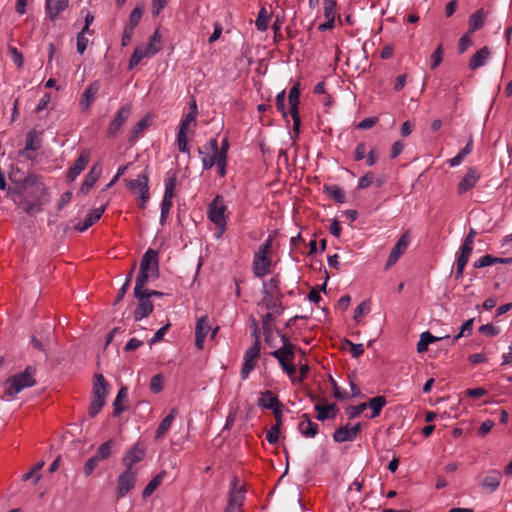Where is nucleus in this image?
I'll use <instances>...</instances> for the list:
<instances>
[{"label":"nucleus","instance_id":"nucleus-1","mask_svg":"<svg viewBox=\"0 0 512 512\" xmlns=\"http://www.w3.org/2000/svg\"><path fill=\"white\" fill-rule=\"evenodd\" d=\"M36 368L28 365L23 372L14 374L6 378L3 382L4 393L6 396L13 398L23 389L36 385Z\"/></svg>","mask_w":512,"mask_h":512},{"label":"nucleus","instance_id":"nucleus-2","mask_svg":"<svg viewBox=\"0 0 512 512\" xmlns=\"http://www.w3.org/2000/svg\"><path fill=\"white\" fill-rule=\"evenodd\" d=\"M280 279L278 276L272 277L269 282L263 284L264 297L262 302L268 310H271L276 315H281L285 310L282 305L283 293L280 290Z\"/></svg>","mask_w":512,"mask_h":512},{"label":"nucleus","instance_id":"nucleus-3","mask_svg":"<svg viewBox=\"0 0 512 512\" xmlns=\"http://www.w3.org/2000/svg\"><path fill=\"white\" fill-rule=\"evenodd\" d=\"M12 187L8 189V197L23 196L25 193L33 194V192L40 193V196L47 194V189L44 183L39 181V178L34 173H28L25 178L13 181Z\"/></svg>","mask_w":512,"mask_h":512},{"label":"nucleus","instance_id":"nucleus-4","mask_svg":"<svg viewBox=\"0 0 512 512\" xmlns=\"http://www.w3.org/2000/svg\"><path fill=\"white\" fill-rule=\"evenodd\" d=\"M108 382L102 374H95L92 388V400L89 405L88 414L90 417L97 416L105 405Z\"/></svg>","mask_w":512,"mask_h":512},{"label":"nucleus","instance_id":"nucleus-5","mask_svg":"<svg viewBox=\"0 0 512 512\" xmlns=\"http://www.w3.org/2000/svg\"><path fill=\"white\" fill-rule=\"evenodd\" d=\"M227 207L224 204L223 197L221 195H217L211 203H209L207 208L208 219L216 226L218 230L217 237H220L225 229H226V218L225 211Z\"/></svg>","mask_w":512,"mask_h":512},{"label":"nucleus","instance_id":"nucleus-6","mask_svg":"<svg viewBox=\"0 0 512 512\" xmlns=\"http://www.w3.org/2000/svg\"><path fill=\"white\" fill-rule=\"evenodd\" d=\"M126 186L132 193L139 195V207L145 209L149 201V175L146 171L139 174L136 179L125 180Z\"/></svg>","mask_w":512,"mask_h":512},{"label":"nucleus","instance_id":"nucleus-7","mask_svg":"<svg viewBox=\"0 0 512 512\" xmlns=\"http://www.w3.org/2000/svg\"><path fill=\"white\" fill-rule=\"evenodd\" d=\"M276 334L282 341V347L272 351L270 353L275 359H277L279 365L288 362H294L295 360V345L291 343L289 336L282 329L275 328Z\"/></svg>","mask_w":512,"mask_h":512},{"label":"nucleus","instance_id":"nucleus-8","mask_svg":"<svg viewBox=\"0 0 512 512\" xmlns=\"http://www.w3.org/2000/svg\"><path fill=\"white\" fill-rule=\"evenodd\" d=\"M257 405L261 408L272 410L275 417L274 425H278V427L281 428L283 417V404L272 391H264L262 393V397L258 400Z\"/></svg>","mask_w":512,"mask_h":512},{"label":"nucleus","instance_id":"nucleus-9","mask_svg":"<svg viewBox=\"0 0 512 512\" xmlns=\"http://www.w3.org/2000/svg\"><path fill=\"white\" fill-rule=\"evenodd\" d=\"M136 481L137 472L126 468L117 478V499L125 497L135 487Z\"/></svg>","mask_w":512,"mask_h":512},{"label":"nucleus","instance_id":"nucleus-10","mask_svg":"<svg viewBox=\"0 0 512 512\" xmlns=\"http://www.w3.org/2000/svg\"><path fill=\"white\" fill-rule=\"evenodd\" d=\"M288 101L290 105V114L293 119V131L299 134L301 120L298 112V105L300 103V84L296 83L289 91Z\"/></svg>","mask_w":512,"mask_h":512},{"label":"nucleus","instance_id":"nucleus-11","mask_svg":"<svg viewBox=\"0 0 512 512\" xmlns=\"http://www.w3.org/2000/svg\"><path fill=\"white\" fill-rule=\"evenodd\" d=\"M140 270L151 272V278H159V253L152 248L147 249L140 261Z\"/></svg>","mask_w":512,"mask_h":512},{"label":"nucleus","instance_id":"nucleus-12","mask_svg":"<svg viewBox=\"0 0 512 512\" xmlns=\"http://www.w3.org/2000/svg\"><path fill=\"white\" fill-rule=\"evenodd\" d=\"M131 110H132V105L130 103L123 105L118 110L115 118L111 121V123L108 127L107 137L114 138L118 134L121 127L124 125V123L130 117Z\"/></svg>","mask_w":512,"mask_h":512},{"label":"nucleus","instance_id":"nucleus-13","mask_svg":"<svg viewBox=\"0 0 512 512\" xmlns=\"http://www.w3.org/2000/svg\"><path fill=\"white\" fill-rule=\"evenodd\" d=\"M410 243V234L408 231L404 232L401 237L398 239L395 246L392 248L387 262L385 264V269L388 270L393 265L397 263L399 258L405 253L408 245Z\"/></svg>","mask_w":512,"mask_h":512},{"label":"nucleus","instance_id":"nucleus-14","mask_svg":"<svg viewBox=\"0 0 512 512\" xmlns=\"http://www.w3.org/2000/svg\"><path fill=\"white\" fill-rule=\"evenodd\" d=\"M134 297L138 301L134 310V319L135 321H140L143 318L148 317L153 312L154 305L148 298V295L144 294V292H134Z\"/></svg>","mask_w":512,"mask_h":512},{"label":"nucleus","instance_id":"nucleus-15","mask_svg":"<svg viewBox=\"0 0 512 512\" xmlns=\"http://www.w3.org/2000/svg\"><path fill=\"white\" fill-rule=\"evenodd\" d=\"M146 456V448L143 443H135L125 454L122 464L127 469H132L133 465L142 461Z\"/></svg>","mask_w":512,"mask_h":512},{"label":"nucleus","instance_id":"nucleus-16","mask_svg":"<svg viewBox=\"0 0 512 512\" xmlns=\"http://www.w3.org/2000/svg\"><path fill=\"white\" fill-rule=\"evenodd\" d=\"M90 160V151L88 149H83L79 155V157L75 160L73 165L69 168L66 180L67 182H73L77 176L81 174V172L85 169L88 162Z\"/></svg>","mask_w":512,"mask_h":512},{"label":"nucleus","instance_id":"nucleus-17","mask_svg":"<svg viewBox=\"0 0 512 512\" xmlns=\"http://www.w3.org/2000/svg\"><path fill=\"white\" fill-rule=\"evenodd\" d=\"M480 178V174L475 167H469L466 174L457 185V192L462 195L472 189Z\"/></svg>","mask_w":512,"mask_h":512},{"label":"nucleus","instance_id":"nucleus-18","mask_svg":"<svg viewBox=\"0 0 512 512\" xmlns=\"http://www.w3.org/2000/svg\"><path fill=\"white\" fill-rule=\"evenodd\" d=\"M102 174V166L99 163L94 164L88 174L85 176V179L80 187L79 192L83 195H87L89 191L93 188L95 183L98 181Z\"/></svg>","mask_w":512,"mask_h":512},{"label":"nucleus","instance_id":"nucleus-19","mask_svg":"<svg viewBox=\"0 0 512 512\" xmlns=\"http://www.w3.org/2000/svg\"><path fill=\"white\" fill-rule=\"evenodd\" d=\"M211 330V326L208 323V317L206 315L200 317L195 326V346L198 349L203 348L204 340Z\"/></svg>","mask_w":512,"mask_h":512},{"label":"nucleus","instance_id":"nucleus-20","mask_svg":"<svg viewBox=\"0 0 512 512\" xmlns=\"http://www.w3.org/2000/svg\"><path fill=\"white\" fill-rule=\"evenodd\" d=\"M100 90V82H92L84 91L80 100V107L82 111H86L90 108L92 103L95 101L96 95Z\"/></svg>","mask_w":512,"mask_h":512},{"label":"nucleus","instance_id":"nucleus-21","mask_svg":"<svg viewBox=\"0 0 512 512\" xmlns=\"http://www.w3.org/2000/svg\"><path fill=\"white\" fill-rule=\"evenodd\" d=\"M501 479H502V474L500 473V471H498L496 469H492L488 472V475H486L482 479L480 486L483 489L487 490L489 493H493L500 486Z\"/></svg>","mask_w":512,"mask_h":512},{"label":"nucleus","instance_id":"nucleus-22","mask_svg":"<svg viewBox=\"0 0 512 512\" xmlns=\"http://www.w3.org/2000/svg\"><path fill=\"white\" fill-rule=\"evenodd\" d=\"M105 209H106V205H103L100 208H96V209L90 211L85 216L84 220L82 222H79L75 226V230H77L78 232H84L85 230H87L89 227H91L93 224H95L101 218Z\"/></svg>","mask_w":512,"mask_h":512},{"label":"nucleus","instance_id":"nucleus-23","mask_svg":"<svg viewBox=\"0 0 512 512\" xmlns=\"http://www.w3.org/2000/svg\"><path fill=\"white\" fill-rule=\"evenodd\" d=\"M299 432L307 438H314L319 431L317 423L312 422L309 414L305 413L302 415V421L298 424Z\"/></svg>","mask_w":512,"mask_h":512},{"label":"nucleus","instance_id":"nucleus-24","mask_svg":"<svg viewBox=\"0 0 512 512\" xmlns=\"http://www.w3.org/2000/svg\"><path fill=\"white\" fill-rule=\"evenodd\" d=\"M314 409L317 411L316 419L322 422L328 419H334L339 412L336 403L327 404L325 406L316 404Z\"/></svg>","mask_w":512,"mask_h":512},{"label":"nucleus","instance_id":"nucleus-25","mask_svg":"<svg viewBox=\"0 0 512 512\" xmlns=\"http://www.w3.org/2000/svg\"><path fill=\"white\" fill-rule=\"evenodd\" d=\"M490 49L487 46L479 49L470 59L468 68L470 70H476L485 65L486 61L490 57Z\"/></svg>","mask_w":512,"mask_h":512},{"label":"nucleus","instance_id":"nucleus-26","mask_svg":"<svg viewBox=\"0 0 512 512\" xmlns=\"http://www.w3.org/2000/svg\"><path fill=\"white\" fill-rule=\"evenodd\" d=\"M41 148V139L38 137V132L31 129L26 134L25 148L19 151L20 156L26 155L27 151H36Z\"/></svg>","mask_w":512,"mask_h":512},{"label":"nucleus","instance_id":"nucleus-27","mask_svg":"<svg viewBox=\"0 0 512 512\" xmlns=\"http://www.w3.org/2000/svg\"><path fill=\"white\" fill-rule=\"evenodd\" d=\"M67 6L68 0H46V13L54 21Z\"/></svg>","mask_w":512,"mask_h":512},{"label":"nucleus","instance_id":"nucleus-28","mask_svg":"<svg viewBox=\"0 0 512 512\" xmlns=\"http://www.w3.org/2000/svg\"><path fill=\"white\" fill-rule=\"evenodd\" d=\"M178 413L177 408H172L167 416H165L160 422L159 426L156 429L155 439L159 440L164 437L167 431L170 429L173 420L175 419Z\"/></svg>","mask_w":512,"mask_h":512},{"label":"nucleus","instance_id":"nucleus-29","mask_svg":"<svg viewBox=\"0 0 512 512\" xmlns=\"http://www.w3.org/2000/svg\"><path fill=\"white\" fill-rule=\"evenodd\" d=\"M128 388L126 386L120 387L117 396L113 402V416L118 417L122 412L127 410V406L123 404L127 400Z\"/></svg>","mask_w":512,"mask_h":512},{"label":"nucleus","instance_id":"nucleus-30","mask_svg":"<svg viewBox=\"0 0 512 512\" xmlns=\"http://www.w3.org/2000/svg\"><path fill=\"white\" fill-rule=\"evenodd\" d=\"M449 338H450L449 335H446L444 337H435L429 331L423 332L420 335L419 342L417 343V352L418 353L426 352L428 350L429 344L434 343L439 340H442V339H449Z\"/></svg>","mask_w":512,"mask_h":512},{"label":"nucleus","instance_id":"nucleus-31","mask_svg":"<svg viewBox=\"0 0 512 512\" xmlns=\"http://www.w3.org/2000/svg\"><path fill=\"white\" fill-rule=\"evenodd\" d=\"M272 260L269 256L253 261V273L256 277H263L269 271Z\"/></svg>","mask_w":512,"mask_h":512},{"label":"nucleus","instance_id":"nucleus-32","mask_svg":"<svg viewBox=\"0 0 512 512\" xmlns=\"http://www.w3.org/2000/svg\"><path fill=\"white\" fill-rule=\"evenodd\" d=\"M387 404V400L384 396H376L367 402V407L371 409L370 418H376L380 415L383 407Z\"/></svg>","mask_w":512,"mask_h":512},{"label":"nucleus","instance_id":"nucleus-33","mask_svg":"<svg viewBox=\"0 0 512 512\" xmlns=\"http://www.w3.org/2000/svg\"><path fill=\"white\" fill-rule=\"evenodd\" d=\"M484 22V11L483 9H479L469 17V29L467 32L473 34L474 32L483 27Z\"/></svg>","mask_w":512,"mask_h":512},{"label":"nucleus","instance_id":"nucleus-34","mask_svg":"<svg viewBox=\"0 0 512 512\" xmlns=\"http://www.w3.org/2000/svg\"><path fill=\"white\" fill-rule=\"evenodd\" d=\"M236 481L234 480L233 488L229 493L228 504L232 506L242 507L244 501V489L242 487H236Z\"/></svg>","mask_w":512,"mask_h":512},{"label":"nucleus","instance_id":"nucleus-35","mask_svg":"<svg viewBox=\"0 0 512 512\" xmlns=\"http://www.w3.org/2000/svg\"><path fill=\"white\" fill-rule=\"evenodd\" d=\"M166 476V471H160L156 476H154L151 481L146 485L142 492V497L147 498L152 495V493L161 485L163 478Z\"/></svg>","mask_w":512,"mask_h":512},{"label":"nucleus","instance_id":"nucleus-36","mask_svg":"<svg viewBox=\"0 0 512 512\" xmlns=\"http://www.w3.org/2000/svg\"><path fill=\"white\" fill-rule=\"evenodd\" d=\"M145 9V4L140 3L131 11L128 23L125 25L131 29H135L141 21Z\"/></svg>","mask_w":512,"mask_h":512},{"label":"nucleus","instance_id":"nucleus-37","mask_svg":"<svg viewBox=\"0 0 512 512\" xmlns=\"http://www.w3.org/2000/svg\"><path fill=\"white\" fill-rule=\"evenodd\" d=\"M144 49L150 56H154L161 50V35L158 29L150 36L148 44Z\"/></svg>","mask_w":512,"mask_h":512},{"label":"nucleus","instance_id":"nucleus-38","mask_svg":"<svg viewBox=\"0 0 512 512\" xmlns=\"http://www.w3.org/2000/svg\"><path fill=\"white\" fill-rule=\"evenodd\" d=\"M323 192L330 195L337 203L343 204L346 202L344 191L337 185H324Z\"/></svg>","mask_w":512,"mask_h":512},{"label":"nucleus","instance_id":"nucleus-39","mask_svg":"<svg viewBox=\"0 0 512 512\" xmlns=\"http://www.w3.org/2000/svg\"><path fill=\"white\" fill-rule=\"evenodd\" d=\"M355 438L351 434L349 424L340 426L333 433V440L337 443L353 441Z\"/></svg>","mask_w":512,"mask_h":512},{"label":"nucleus","instance_id":"nucleus-40","mask_svg":"<svg viewBox=\"0 0 512 512\" xmlns=\"http://www.w3.org/2000/svg\"><path fill=\"white\" fill-rule=\"evenodd\" d=\"M114 445L115 442L113 439H109L106 442L102 443L95 453L96 458H98L100 461L108 459L112 454V449Z\"/></svg>","mask_w":512,"mask_h":512},{"label":"nucleus","instance_id":"nucleus-41","mask_svg":"<svg viewBox=\"0 0 512 512\" xmlns=\"http://www.w3.org/2000/svg\"><path fill=\"white\" fill-rule=\"evenodd\" d=\"M275 316L277 315L274 312H267L262 318V329L265 341H268L269 337H272L274 329L271 323L274 321Z\"/></svg>","mask_w":512,"mask_h":512},{"label":"nucleus","instance_id":"nucleus-42","mask_svg":"<svg viewBox=\"0 0 512 512\" xmlns=\"http://www.w3.org/2000/svg\"><path fill=\"white\" fill-rule=\"evenodd\" d=\"M269 20H270V15L267 13L266 8L263 6L259 10L257 19L255 21L257 30L260 32L267 31L268 26H269Z\"/></svg>","mask_w":512,"mask_h":512},{"label":"nucleus","instance_id":"nucleus-43","mask_svg":"<svg viewBox=\"0 0 512 512\" xmlns=\"http://www.w3.org/2000/svg\"><path fill=\"white\" fill-rule=\"evenodd\" d=\"M150 123H151V116L149 114H146L132 128V130L130 132V141L134 138H137L142 133V131L150 125Z\"/></svg>","mask_w":512,"mask_h":512},{"label":"nucleus","instance_id":"nucleus-44","mask_svg":"<svg viewBox=\"0 0 512 512\" xmlns=\"http://www.w3.org/2000/svg\"><path fill=\"white\" fill-rule=\"evenodd\" d=\"M149 278H151V272L139 269V273L135 281L134 292H144Z\"/></svg>","mask_w":512,"mask_h":512},{"label":"nucleus","instance_id":"nucleus-45","mask_svg":"<svg viewBox=\"0 0 512 512\" xmlns=\"http://www.w3.org/2000/svg\"><path fill=\"white\" fill-rule=\"evenodd\" d=\"M150 56L147 51H145L142 47H137L134 52L132 53L129 63H128V69L132 70L134 67H136L145 57Z\"/></svg>","mask_w":512,"mask_h":512},{"label":"nucleus","instance_id":"nucleus-46","mask_svg":"<svg viewBox=\"0 0 512 512\" xmlns=\"http://www.w3.org/2000/svg\"><path fill=\"white\" fill-rule=\"evenodd\" d=\"M21 205L24 211L27 214L31 215L41 210L42 202L40 200V197L35 199L34 201H29L28 199L25 198L21 200Z\"/></svg>","mask_w":512,"mask_h":512},{"label":"nucleus","instance_id":"nucleus-47","mask_svg":"<svg viewBox=\"0 0 512 512\" xmlns=\"http://www.w3.org/2000/svg\"><path fill=\"white\" fill-rule=\"evenodd\" d=\"M44 466V462L43 461H40L38 463H36L31 469L30 471H28L27 473H25L22 477V480L23 481H27L31 478H34V481H33V484H37L38 481L41 479V474L39 473V471L42 469V467Z\"/></svg>","mask_w":512,"mask_h":512},{"label":"nucleus","instance_id":"nucleus-48","mask_svg":"<svg viewBox=\"0 0 512 512\" xmlns=\"http://www.w3.org/2000/svg\"><path fill=\"white\" fill-rule=\"evenodd\" d=\"M285 98H286V90L283 89L276 95V107L277 110L282 114V117L286 120L287 123H289L288 120V112L285 108Z\"/></svg>","mask_w":512,"mask_h":512},{"label":"nucleus","instance_id":"nucleus-49","mask_svg":"<svg viewBox=\"0 0 512 512\" xmlns=\"http://www.w3.org/2000/svg\"><path fill=\"white\" fill-rule=\"evenodd\" d=\"M176 181H177V175L174 172L172 176L168 177L165 181V191L164 196L165 198H173L174 197V190L176 188Z\"/></svg>","mask_w":512,"mask_h":512},{"label":"nucleus","instance_id":"nucleus-50","mask_svg":"<svg viewBox=\"0 0 512 512\" xmlns=\"http://www.w3.org/2000/svg\"><path fill=\"white\" fill-rule=\"evenodd\" d=\"M342 345L343 348H345L346 346L350 347V353L353 358H359L364 353L363 344H354L349 339H344Z\"/></svg>","mask_w":512,"mask_h":512},{"label":"nucleus","instance_id":"nucleus-51","mask_svg":"<svg viewBox=\"0 0 512 512\" xmlns=\"http://www.w3.org/2000/svg\"><path fill=\"white\" fill-rule=\"evenodd\" d=\"M172 199L173 198L163 197V200L161 202V215H160V224L161 225L165 224L167 217L170 213L171 207L173 205Z\"/></svg>","mask_w":512,"mask_h":512},{"label":"nucleus","instance_id":"nucleus-52","mask_svg":"<svg viewBox=\"0 0 512 512\" xmlns=\"http://www.w3.org/2000/svg\"><path fill=\"white\" fill-rule=\"evenodd\" d=\"M150 390L157 394L159 392H161L164 388V377L162 374H156L154 375L152 378H151V381H150Z\"/></svg>","mask_w":512,"mask_h":512},{"label":"nucleus","instance_id":"nucleus-53","mask_svg":"<svg viewBox=\"0 0 512 512\" xmlns=\"http://www.w3.org/2000/svg\"><path fill=\"white\" fill-rule=\"evenodd\" d=\"M209 152L212 153V155H216L218 152V141L216 138H211L203 148H198V153L200 155L209 154Z\"/></svg>","mask_w":512,"mask_h":512},{"label":"nucleus","instance_id":"nucleus-54","mask_svg":"<svg viewBox=\"0 0 512 512\" xmlns=\"http://www.w3.org/2000/svg\"><path fill=\"white\" fill-rule=\"evenodd\" d=\"M443 61V46L440 44L431 55L430 68L436 69Z\"/></svg>","mask_w":512,"mask_h":512},{"label":"nucleus","instance_id":"nucleus-55","mask_svg":"<svg viewBox=\"0 0 512 512\" xmlns=\"http://www.w3.org/2000/svg\"><path fill=\"white\" fill-rule=\"evenodd\" d=\"M472 33L466 32L464 33L458 42V53L463 54L467 51V49L472 45L471 39Z\"/></svg>","mask_w":512,"mask_h":512},{"label":"nucleus","instance_id":"nucleus-56","mask_svg":"<svg viewBox=\"0 0 512 512\" xmlns=\"http://www.w3.org/2000/svg\"><path fill=\"white\" fill-rule=\"evenodd\" d=\"M473 323H474V318H470V319L466 320L460 327L459 333L452 338L451 345H453L460 337L464 336L466 332H468V334H469L473 329Z\"/></svg>","mask_w":512,"mask_h":512},{"label":"nucleus","instance_id":"nucleus-57","mask_svg":"<svg viewBox=\"0 0 512 512\" xmlns=\"http://www.w3.org/2000/svg\"><path fill=\"white\" fill-rule=\"evenodd\" d=\"M196 118L197 117L194 116V113H188L186 117L183 120H181L178 133H181V135L187 134L189 125L191 123L196 125Z\"/></svg>","mask_w":512,"mask_h":512},{"label":"nucleus","instance_id":"nucleus-58","mask_svg":"<svg viewBox=\"0 0 512 512\" xmlns=\"http://www.w3.org/2000/svg\"><path fill=\"white\" fill-rule=\"evenodd\" d=\"M366 409H367V403L363 402L357 406H348L346 408V413H347L349 419H354V418L358 417Z\"/></svg>","mask_w":512,"mask_h":512},{"label":"nucleus","instance_id":"nucleus-59","mask_svg":"<svg viewBox=\"0 0 512 512\" xmlns=\"http://www.w3.org/2000/svg\"><path fill=\"white\" fill-rule=\"evenodd\" d=\"M261 341H254L245 351L244 358L258 359L260 356Z\"/></svg>","mask_w":512,"mask_h":512},{"label":"nucleus","instance_id":"nucleus-60","mask_svg":"<svg viewBox=\"0 0 512 512\" xmlns=\"http://www.w3.org/2000/svg\"><path fill=\"white\" fill-rule=\"evenodd\" d=\"M256 359L244 358V362L241 368V378L244 380L248 377L250 372L255 368Z\"/></svg>","mask_w":512,"mask_h":512},{"label":"nucleus","instance_id":"nucleus-61","mask_svg":"<svg viewBox=\"0 0 512 512\" xmlns=\"http://www.w3.org/2000/svg\"><path fill=\"white\" fill-rule=\"evenodd\" d=\"M323 5H324L325 18L335 19L337 1L336 0H323Z\"/></svg>","mask_w":512,"mask_h":512},{"label":"nucleus","instance_id":"nucleus-62","mask_svg":"<svg viewBox=\"0 0 512 512\" xmlns=\"http://www.w3.org/2000/svg\"><path fill=\"white\" fill-rule=\"evenodd\" d=\"M9 54L12 57L13 62L18 68H22L24 64V58L22 53L14 46H8Z\"/></svg>","mask_w":512,"mask_h":512},{"label":"nucleus","instance_id":"nucleus-63","mask_svg":"<svg viewBox=\"0 0 512 512\" xmlns=\"http://www.w3.org/2000/svg\"><path fill=\"white\" fill-rule=\"evenodd\" d=\"M99 462H101L98 458H96V456H92L91 458H89L85 465H84V468H83V472L85 474V476H90L94 470L98 467V464Z\"/></svg>","mask_w":512,"mask_h":512},{"label":"nucleus","instance_id":"nucleus-64","mask_svg":"<svg viewBox=\"0 0 512 512\" xmlns=\"http://www.w3.org/2000/svg\"><path fill=\"white\" fill-rule=\"evenodd\" d=\"M479 332L487 337H494L500 333V329L493 324H485L479 327Z\"/></svg>","mask_w":512,"mask_h":512}]
</instances>
